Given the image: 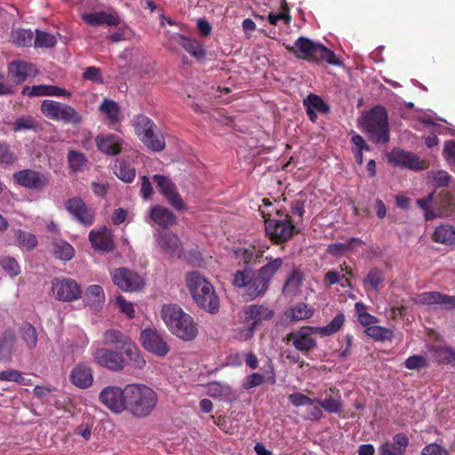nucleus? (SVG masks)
Wrapping results in <instances>:
<instances>
[{"label": "nucleus", "mask_w": 455, "mask_h": 455, "mask_svg": "<svg viewBox=\"0 0 455 455\" xmlns=\"http://www.w3.org/2000/svg\"><path fill=\"white\" fill-rule=\"evenodd\" d=\"M283 265V259L275 258L271 259L258 270L252 268L237 270L234 275L233 284L236 287L245 288L249 299H254L266 293L271 279Z\"/></svg>", "instance_id": "f257e3e1"}, {"label": "nucleus", "mask_w": 455, "mask_h": 455, "mask_svg": "<svg viewBox=\"0 0 455 455\" xmlns=\"http://www.w3.org/2000/svg\"><path fill=\"white\" fill-rule=\"evenodd\" d=\"M260 213L264 219L266 235L273 243H284L299 233L298 221L292 220L286 209L275 207L269 211L260 210Z\"/></svg>", "instance_id": "f03ea898"}, {"label": "nucleus", "mask_w": 455, "mask_h": 455, "mask_svg": "<svg viewBox=\"0 0 455 455\" xmlns=\"http://www.w3.org/2000/svg\"><path fill=\"white\" fill-rule=\"evenodd\" d=\"M187 287L198 307L210 314L220 309V299L214 286L198 272H190L186 275Z\"/></svg>", "instance_id": "7ed1b4c3"}, {"label": "nucleus", "mask_w": 455, "mask_h": 455, "mask_svg": "<svg viewBox=\"0 0 455 455\" xmlns=\"http://www.w3.org/2000/svg\"><path fill=\"white\" fill-rule=\"evenodd\" d=\"M126 409L133 417L145 418L155 410L158 395L150 387L144 384L125 386Z\"/></svg>", "instance_id": "20e7f679"}, {"label": "nucleus", "mask_w": 455, "mask_h": 455, "mask_svg": "<svg viewBox=\"0 0 455 455\" xmlns=\"http://www.w3.org/2000/svg\"><path fill=\"white\" fill-rule=\"evenodd\" d=\"M162 317L168 330L184 341L195 339L198 334L194 318L176 304L164 305Z\"/></svg>", "instance_id": "39448f33"}, {"label": "nucleus", "mask_w": 455, "mask_h": 455, "mask_svg": "<svg viewBox=\"0 0 455 455\" xmlns=\"http://www.w3.org/2000/svg\"><path fill=\"white\" fill-rule=\"evenodd\" d=\"M286 49L297 58L310 62L322 63L324 61L334 66L340 65L339 60L332 51L305 36H299L294 45H287Z\"/></svg>", "instance_id": "423d86ee"}, {"label": "nucleus", "mask_w": 455, "mask_h": 455, "mask_svg": "<svg viewBox=\"0 0 455 455\" xmlns=\"http://www.w3.org/2000/svg\"><path fill=\"white\" fill-rule=\"evenodd\" d=\"M361 126L375 144H386L390 140L388 115L382 106H375L365 113Z\"/></svg>", "instance_id": "0eeeda50"}, {"label": "nucleus", "mask_w": 455, "mask_h": 455, "mask_svg": "<svg viewBox=\"0 0 455 455\" xmlns=\"http://www.w3.org/2000/svg\"><path fill=\"white\" fill-rule=\"evenodd\" d=\"M132 126L140 140L150 150L161 152L165 148V140L155 122L145 115L134 117Z\"/></svg>", "instance_id": "6e6552de"}, {"label": "nucleus", "mask_w": 455, "mask_h": 455, "mask_svg": "<svg viewBox=\"0 0 455 455\" xmlns=\"http://www.w3.org/2000/svg\"><path fill=\"white\" fill-rule=\"evenodd\" d=\"M102 343L105 346H116L118 349L124 350L125 356L129 358L132 366L141 370L146 365L139 347L132 341L129 336L119 330L108 329L103 333Z\"/></svg>", "instance_id": "1a4fd4ad"}, {"label": "nucleus", "mask_w": 455, "mask_h": 455, "mask_svg": "<svg viewBox=\"0 0 455 455\" xmlns=\"http://www.w3.org/2000/svg\"><path fill=\"white\" fill-rule=\"evenodd\" d=\"M42 114L53 121L78 125L83 122V116L72 106L52 100H44L40 106Z\"/></svg>", "instance_id": "9d476101"}, {"label": "nucleus", "mask_w": 455, "mask_h": 455, "mask_svg": "<svg viewBox=\"0 0 455 455\" xmlns=\"http://www.w3.org/2000/svg\"><path fill=\"white\" fill-rule=\"evenodd\" d=\"M317 333L316 326H302L299 329L291 331L283 338V341L291 344L294 348L307 355L316 347V339L314 337Z\"/></svg>", "instance_id": "9b49d317"}, {"label": "nucleus", "mask_w": 455, "mask_h": 455, "mask_svg": "<svg viewBox=\"0 0 455 455\" xmlns=\"http://www.w3.org/2000/svg\"><path fill=\"white\" fill-rule=\"evenodd\" d=\"M94 362L101 367L113 371H122L126 365H132L125 356L124 350L116 351L107 347H99L92 351Z\"/></svg>", "instance_id": "f8f14e48"}, {"label": "nucleus", "mask_w": 455, "mask_h": 455, "mask_svg": "<svg viewBox=\"0 0 455 455\" xmlns=\"http://www.w3.org/2000/svg\"><path fill=\"white\" fill-rule=\"evenodd\" d=\"M51 291L55 299L72 302L81 298V285L70 277H56L52 281Z\"/></svg>", "instance_id": "ddd939ff"}, {"label": "nucleus", "mask_w": 455, "mask_h": 455, "mask_svg": "<svg viewBox=\"0 0 455 455\" xmlns=\"http://www.w3.org/2000/svg\"><path fill=\"white\" fill-rule=\"evenodd\" d=\"M140 341L145 350L156 356L164 357L170 352L167 337L156 329L143 330L140 333Z\"/></svg>", "instance_id": "4468645a"}, {"label": "nucleus", "mask_w": 455, "mask_h": 455, "mask_svg": "<svg viewBox=\"0 0 455 455\" xmlns=\"http://www.w3.org/2000/svg\"><path fill=\"white\" fill-rule=\"evenodd\" d=\"M13 180L22 188L35 191H42L50 183V174L33 169H25L14 172Z\"/></svg>", "instance_id": "2eb2a0df"}, {"label": "nucleus", "mask_w": 455, "mask_h": 455, "mask_svg": "<svg viewBox=\"0 0 455 455\" xmlns=\"http://www.w3.org/2000/svg\"><path fill=\"white\" fill-rule=\"evenodd\" d=\"M65 210L77 223L84 227H90L95 221V211L80 196L68 199L65 203Z\"/></svg>", "instance_id": "dca6fc26"}, {"label": "nucleus", "mask_w": 455, "mask_h": 455, "mask_svg": "<svg viewBox=\"0 0 455 455\" xmlns=\"http://www.w3.org/2000/svg\"><path fill=\"white\" fill-rule=\"evenodd\" d=\"M152 179L156 184V188L159 189L160 193L173 209L176 211H184L187 209V205L178 192L175 183L172 182L170 178L161 174H155Z\"/></svg>", "instance_id": "f3484780"}, {"label": "nucleus", "mask_w": 455, "mask_h": 455, "mask_svg": "<svg viewBox=\"0 0 455 455\" xmlns=\"http://www.w3.org/2000/svg\"><path fill=\"white\" fill-rule=\"evenodd\" d=\"M125 387L122 389L119 387L108 386L104 387L100 395V401L110 411L120 413L126 409Z\"/></svg>", "instance_id": "a211bd4d"}, {"label": "nucleus", "mask_w": 455, "mask_h": 455, "mask_svg": "<svg viewBox=\"0 0 455 455\" xmlns=\"http://www.w3.org/2000/svg\"><path fill=\"white\" fill-rule=\"evenodd\" d=\"M113 282L125 291H136L141 289L145 284L144 279L140 275L123 267L115 270Z\"/></svg>", "instance_id": "6ab92c4d"}, {"label": "nucleus", "mask_w": 455, "mask_h": 455, "mask_svg": "<svg viewBox=\"0 0 455 455\" xmlns=\"http://www.w3.org/2000/svg\"><path fill=\"white\" fill-rule=\"evenodd\" d=\"M157 245L161 251L172 258H180L183 251V247L179 236L171 232H162L157 230L155 233Z\"/></svg>", "instance_id": "aec40b11"}, {"label": "nucleus", "mask_w": 455, "mask_h": 455, "mask_svg": "<svg viewBox=\"0 0 455 455\" xmlns=\"http://www.w3.org/2000/svg\"><path fill=\"white\" fill-rule=\"evenodd\" d=\"M95 144L100 153L116 156L122 152L124 140L114 133H100L96 136Z\"/></svg>", "instance_id": "412c9836"}, {"label": "nucleus", "mask_w": 455, "mask_h": 455, "mask_svg": "<svg viewBox=\"0 0 455 455\" xmlns=\"http://www.w3.org/2000/svg\"><path fill=\"white\" fill-rule=\"evenodd\" d=\"M388 160L395 166L404 167L413 171H419L426 168L424 162L420 161L418 156L403 149L392 150Z\"/></svg>", "instance_id": "4be33fe9"}, {"label": "nucleus", "mask_w": 455, "mask_h": 455, "mask_svg": "<svg viewBox=\"0 0 455 455\" xmlns=\"http://www.w3.org/2000/svg\"><path fill=\"white\" fill-rule=\"evenodd\" d=\"M89 241L92 246L103 252H111L115 250V243L112 232L106 226L100 229H92L89 233Z\"/></svg>", "instance_id": "5701e85b"}, {"label": "nucleus", "mask_w": 455, "mask_h": 455, "mask_svg": "<svg viewBox=\"0 0 455 455\" xmlns=\"http://www.w3.org/2000/svg\"><path fill=\"white\" fill-rule=\"evenodd\" d=\"M414 302L420 305H440L445 309L455 308V296L439 291L422 292L415 297Z\"/></svg>", "instance_id": "b1692460"}, {"label": "nucleus", "mask_w": 455, "mask_h": 455, "mask_svg": "<svg viewBox=\"0 0 455 455\" xmlns=\"http://www.w3.org/2000/svg\"><path fill=\"white\" fill-rule=\"evenodd\" d=\"M37 73L32 63L23 60H13L8 66V76L17 84L24 83L30 76H36Z\"/></svg>", "instance_id": "393cba45"}, {"label": "nucleus", "mask_w": 455, "mask_h": 455, "mask_svg": "<svg viewBox=\"0 0 455 455\" xmlns=\"http://www.w3.org/2000/svg\"><path fill=\"white\" fill-rule=\"evenodd\" d=\"M21 94L28 97L55 96L70 98L71 92L65 88L51 84L24 86Z\"/></svg>", "instance_id": "a878e982"}, {"label": "nucleus", "mask_w": 455, "mask_h": 455, "mask_svg": "<svg viewBox=\"0 0 455 455\" xmlns=\"http://www.w3.org/2000/svg\"><path fill=\"white\" fill-rule=\"evenodd\" d=\"M69 380L78 388H88L93 382V371L86 363H77L70 371Z\"/></svg>", "instance_id": "bb28decb"}, {"label": "nucleus", "mask_w": 455, "mask_h": 455, "mask_svg": "<svg viewBox=\"0 0 455 455\" xmlns=\"http://www.w3.org/2000/svg\"><path fill=\"white\" fill-rule=\"evenodd\" d=\"M274 316V311L263 305H250L243 308V319L255 328L263 321L270 320Z\"/></svg>", "instance_id": "cd10ccee"}, {"label": "nucleus", "mask_w": 455, "mask_h": 455, "mask_svg": "<svg viewBox=\"0 0 455 455\" xmlns=\"http://www.w3.org/2000/svg\"><path fill=\"white\" fill-rule=\"evenodd\" d=\"M99 110L105 116L108 126L119 132L121 126L120 106L113 100L104 99L99 107Z\"/></svg>", "instance_id": "c85d7f7f"}, {"label": "nucleus", "mask_w": 455, "mask_h": 455, "mask_svg": "<svg viewBox=\"0 0 455 455\" xmlns=\"http://www.w3.org/2000/svg\"><path fill=\"white\" fill-rule=\"evenodd\" d=\"M409 438L403 433L395 434L393 442H387L379 446V455H405Z\"/></svg>", "instance_id": "c756f323"}, {"label": "nucleus", "mask_w": 455, "mask_h": 455, "mask_svg": "<svg viewBox=\"0 0 455 455\" xmlns=\"http://www.w3.org/2000/svg\"><path fill=\"white\" fill-rule=\"evenodd\" d=\"M149 217L155 224L164 228H168L177 222L176 215L169 209L160 204L154 205L150 208Z\"/></svg>", "instance_id": "7c9ffc66"}, {"label": "nucleus", "mask_w": 455, "mask_h": 455, "mask_svg": "<svg viewBox=\"0 0 455 455\" xmlns=\"http://www.w3.org/2000/svg\"><path fill=\"white\" fill-rule=\"evenodd\" d=\"M263 254L264 251L255 246L240 247L235 251V259L239 265L244 266V268H251V265L260 261Z\"/></svg>", "instance_id": "2f4dec72"}, {"label": "nucleus", "mask_w": 455, "mask_h": 455, "mask_svg": "<svg viewBox=\"0 0 455 455\" xmlns=\"http://www.w3.org/2000/svg\"><path fill=\"white\" fill-rule=\"evenodd\" d=\"M84 22L91 26L103 25L118 26L121 22L120 18L116 14L108 13L106 12H96L84 13L82 16Z\"/></svg>", "instance_id": "473e14b6"}, {"label": "nucleus", "mask_w": 455, "mask_h": 455, "mask_svg": "<svg viewBox=\"0 0 455 455\" xmlns=\"http://www.w3.org/2000/svg\"><path fill=\"white\" fill-rule=\"evenodd\" d=\"M303 281V273L298 268L293 269L285 280L283 293L287 297L296 296L300 291Z\"/></svg>", "instance_id": "72a5a7b5"}, {"label": "nucleus", "mask_w": 455, "mask_h": 455, "mask_svg": "<svg viewBox=\"0 0 455 455\" xmlns=\"http://www.w3.org/2000/svg\"><path fill=\"white\" fill-rule=\"evenodd\" d=\"M113 172L119 180L125 183L132 182L136 176L135 168L121 158L115 160Z\"/></svg>", "instance_id": "f704fd0d"}, {"label": "nucleus", "mask_w": 455, "mask_h": 455, "mask_svg": "<svg viewBox=\"0 0 455 455\" xmlns=\"http://www.w3.org/2000/svg\"><path fill=\"white\" fill-rule=\"evenodd\" d=\"M15 335L12 331H4L0 337V363L10 362L12 358Z\"/></svg>", "instance_id": "c9c22d12"}, {"label": "nucleus", "mask_w": 455, "mask_h": 455, "mask_svg": "<svg viewBox=\"0 0 455 455\" xmlns=\"http://www.w3.org/2000/svg\"><path fill=\"white\" fill-rule=\"evenodd\" d=\"M314 313L315 309L312 306L299 302L286 310L285 316L291 321H301L310 318Z\"/></svg>", "instance_id": "e433bc0d"}, {"label": "nucleus", "mask_w": 455, "mask_h": 455, "mask_svg": "<svg viewBox=\"0 0 455 455\" xmlns=\"http://www.w3.org/2000/svg\"><path fill=\"white\" fill-rule=\"evenodd\" d=\"M329 390L332 394H336V397L329 396L324 400L315 398V403L330 413H339L343 408L339 390L336 387H330Z\"/></svg>", "instance_id": "4c0bfd02"}, {"label": "nucleus", "mask_w": 455, "mask_h": 455, "mask_svg": "<svg viewBox=\"0 0 455 455\" xmlns=\"http://www.w3.org/2000/svg\"><path fill=\"white\" fill-rule=\"evenodd\" d=\"M432 238L435 243L453 244L455 243V228L448 224L440 225L435 228Z\"/></svg>", "instance_id": "58836bf2"}, {"label": "nucleus", "mask_w": 455, "mask_h": 455, "mask_svg": "<svg viewBox=\"0 0 455 455\" xmlns=\"http://www.w3.org/2000/svg\"><path fill=\"white\" fill-rule=\"evenodd\" d=\"M84 300L87 305L97 310L98 307L105 301V294L101 286L90 285L84 293Z\"/></svg>", "instance_id": "ea45409f"}, {"label": "nucleus", "mask_w": 455, "mask_h": 455, "mask_svg": "<svg viewBox=\"0 0 455 455\" xmlns=\"http://www.w3.org/2000/svg\"><path fill=\"white\" fill-rule=\"evenodd\" d=\"M67 160L70 172H83L87 164L85 155L78 150L70 149L68 152Z\"/></svg>", "instance_id": "a19ab883"}, {"label": "nucleus", "mask_w": 455, "mask_h": 455, "mask_svg": "<svg viewBox=\"0 0 455 455\" xmlns=\"http://www.w3.org/2000/svg\"><path fill=\"white\" fill-rule=\"evenodd\" d=\"M51 251L56 259L64 261L70 260L73 258L75 252L72 245L63 240L53 241L52 243Z\"/></svg>", "instance_id": "79ce46f5"}, {"label": "nucleus", "mask_w": 455, "mask_h": 455, "mask_svg": "<svg viewBox=\"0 0 455 455\" xmlns=\"http://www.w3.org/2000/svg\"><path fill=\"white\" fill-rule=\"evenodd\" d=\"M20 333L28 349L32 350L36 347L37 332L30 323L24 322L20 328Z\"/></svg>", "instance_id": "37998d69"}, {"label": "nucleus", "mask_w": 455, "mask_h": 455, "mask_svg": "<svg viewBox=\"0 0 455 455\" xmlns=\"http://www.w3.org/2000/svg\"><path fill=\"white\" fill-rule=\"evenodd\" d=\"M181 47L197 60H203L206 55L203 44L194 38L186 37Z\"/></svg>", "instance_id": "c03bdc74"}, {"label": "nucleus", "mask_w": 455, "mask_h": 455, "mask_svg": "<svg viewBox=\"0 0 455 455\" xmlns=\"http://www.w3.org/2000/svg\"><path fill=\"white\" fill-rule=\"evenodd\" d=\"M431 350L439 363L455 364V351L451 347L434 346Z\"/></svg>", "instance_id": "a18cd8bd"}, {"label": "nucleus", "mask_w": 455, "mask_h": 455, "mask_svg": "<svg viewBox=\"0 0 455 455\" xmlns=\"http://www.w3.org/2000/svg\"><path fill=\"white\" fill-rule=\"evenodd\" d=\"M345 315L342 313L338 314L326 326L316 327L317 333L322 336H331L336 333L344 324Z\"/></svg>", "instance_id": "49530a36"}, {"label": "nucleus", "mask_w": 455, "mask_h": 455, "mask_svg": "<svg viewBox=\"0 0 455 455\" xmlns=\"http://www.w3.org/2000/svg\"><path fill=\"white\" fill-rule=\"evenodd\" d=\"M354 243H363V240L358 237H351L345 243H334L328 246L327 251L334 256H339L346 251L351 250Z\"/></svg>", "instance_id": "de8ad7c7"}, {"label": "nucleus", "mask_w": 455, "mask_h": 455, "mask_svg": "<svg viewBox=\"0 0 455 455\" xmlns=\"http://www.w3.org/2000/svg\"><path fill=\"white\" fill-rule=\"evenodd\" d=\"M365 333L379 341L391 340L394 337V333L390 329L378 325L367 327L365 329Z\"/></svg>", "instance_id": "09e8293b"}, {"label": "nucleus", "mask_w": 455, "mask_h": 455, "mask_svg": "<svg viewBox=\"0 0 455 455\" xmlns=\"http://www.w3.org/2000/svg\"><path fill=\"white\" fill-rule=\"evenodd\" d=\"M304 104L308 108L317 111L321 114H326L330 111L329 106L315 94H309L307 100H304Z\"/></svg>", "instance_id": "8fccbe9b"}, {"label": "nucleus", "mask_w": 455, "mask_h": 455, "mask_svg": "<svg viewBox=\"0 0 455 455\" xmlns=\"http://www.w3.org/2000/svg\"><path fill=\"white\" fill-rule=\"evenodd\" d=\"M12 126L15 132L22 130L36 131L38 127V123L32 116H22L12 124Z\"/></svg>", "instance_id": "3c124183"}, {"label": "nucleus", "mask_w": 455, "mask_h": 455, "mask_svg": "<svg viewBox=\"0 0 455 455\" xmlns=\"http://www.w3.org/2000/svg\"><path fill=\"white\" fill-rule=\"evenodd\" d=\"M0 267L11 277L16 276L20 273V267L17 260L12 257H3L0 259Z\"/></svg>", "instance_id": "603ef678"}, {"label": "nucleus", "mask_w": 455, "mask_h": 455, "mask_svg": "<svg viewBox=\"0 0 455 455\" xmlns=\"http://www.w3.org/2000/svg\"><path fill=\"white\" fill-rule=\"evenodd\" d=\"M16 236L19 245L28 250H33L37 244L36 236L31 233L18 230Z\"/></svg>", "instance_id": "864d4df0"}, {"label": "nucleus", "mask_w": 455, "mask_h": 455, "mask_svg": "<svg viewBox=\"0 0 455 455\" xmlns=\"http://www.w3.org/2000/svg\"><path fill=\"white\" fill-rule=\"evenodd\" d=\"M283 12L279 13H269L267 16L268 22L271 25H276L279 20H283L285 25H289L291 21V16L289 13V7L285 0H283Z\"/></svg>", "instance_id": "5fc2aeb1"}, {"label": "nucleus", "mask_w": 455, "mask_h": 455, "mask_svg": "<svg viewBox=\"0 0 455 455\" xmlns=\"http://www.w3.org/2000/svg\"><path fill=\"white\" fill-rule=\"evenodd\" d=\"M230 393V387L217 381L210 382L207 385V395L217 398L222 395H228Z\"/></svg>", "instance_id": "6e6d98bb"}, {"label": "nucleus", "mask_w": 455, "mask_h": 455, "mask_svg": "<svg viewBox=\"0 0 455 455\" xmlns=\"http://www.w3.org/2000/svg\"><path fill=\"white\" fill-rule=\"evenodd\" d=\"M17 157L15 154L11 150L8 143L0 141V165H12Z\"/></svg>", "instance_id": "4d7b16f0"}, {"label": "nucleus", "mask_w": 455, "mask_h": 455, "mask_svg": "<svg viewBox=\"0 0 455 455\" xmlns=\"http://www.w3.org/2000/svg\"><path fill=\"white\" fill-rule=\"evenodd\" d=\"M404 366L409 370H420L428 366V361L424 355H414L405 360Z\"/></svg>", "instance_id": "13d9d810"}, {"label": "nucleus", "mask_w": 455, "mask_h": 455, "mask_svg": "<svg viewBox=\"0 0 455 455\" xmlns=\"http://www.w3.org/2000/svg\"><path fill=\"white\" fill-rule=\"evenodd\" d=\"M383 281L384 276L382 272L377 268H373L368 273L367 277L364 280V285H369L375 291H378L379 286Z\"/></svg>", "instance_id": "bf43d9fd"}, {"label": "nucleus", "mask_w": 455, "mask_h": 455, "mask_svg": "<svg viewBox=\"0 0 455 455\" xmlns=\"http://www.w3.org/2000/svg\"><path fill=\"white\" fill-rule=\"evenodd\" d=\"M56 44V38L54 36L44 32V31H36V38H35V46L36 47H52Z\"/></svg>", "instance_id": "052dcab7"}, {"label": "nucleus", "mask_w": 455, "mask_h": 455, "mask_svg": "<svg viewBox=\"0 0 455 455\" xmlns=\"http://www.w3.org/2000/svg\"><path fill=\"white\" fill-rule=\"evenodd\" d=\"M440 211L444 215L455 208V197L450 192H443L439 194Z\"/></svg>", "instance_id": "680f3d73"}, {"label": "nucleus", "mask_w": 455, "mask_h": 455, "mask_svg": "<svg viewBox=\"0 0 455 455\" xmlns=\"http://www.w3.org/2000/svg\"><path fill=\"white\" fill-rule=\"evenodd\" d=\"M305 204L301 200H293L290 204V215L292 220L301 221L305 214Z\"/></svg>", "instance_id": "e2e57ef3"}, {"label": "nucleus", "mask_w": 455, "mask_h": 455, "mask_svg": "<svg viewBox=\"0 0 455 455\" xmlns=\"http://www.w3.org/2000/svg\"><path fill=\"white\" fill-rule=\"evenodd\" d=\"M0 381H13L18 384H25V378L17 370H8L0 371Z\"/></svg>", "instance_id": "0e129e2a"}, {"label": "nucleus", "mask_w": 455, "mask_h": 455, "mask_svg": "<svg viewBox=\"0 0 455 455\" xmlns=\"http://www.w3.org/2000/svg\"><path fill=\"white\" fill-rule=\"evenodd\" d=\"M451 175L446 171H437L433 173L432 180L438 188H447L450 186Z\"/></svg>", "instance_id": "69168bd1"}, {"label": "nucleus", "mask_w": 455, "mask_h": 455, "mask_svg": "<svg viewBox=\"0 0 455 455\" xmlns=\"http://www.w3.org/2000/svg\"><path fill=\"white\" fill-rule=\"evenodd\" d=\"M116 303L120 311L125 314L129 319L134 318L135 311L132 303L126 301L122 296L116 297Z\"/></svg>", "instance_id": "338daca9"}, {"label": "nucleus", "mask_w": 455, "mask_h": 455, "mask_svg": "<svg viewBox=\"0 0 455 455\" xmlns=\"http://www.w3.org/2000/svg\"><path fill=\"white\" fill-rule=\"evenodd\" d=\"M422 455H450L449 451L437 443H430L422 450Z\"/></svg>", "instance_id": "774afa93"}]
</instances>
